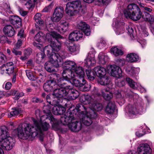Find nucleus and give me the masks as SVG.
I'll return each instance as SVG.
<instances>
[{
    "label": "nucleus",
    "mask_w": 154,
    "mask_h": 154,
    "mask_svg": "<svg viewBox=\"0 0 154 154\" xmlns=\"http://www.w3.org/2000/svg\"><path fill=\"white\" fill-rule=\"evenodd\" d=\"M13 93L15 94V100H18L19 98L23 97L24 95V93L23 92H18L16 90H14Z\"/></svg>",
    "instance_id": "obj_52"
},
{
    "label": "nucleus",
    "mask_w": 154,
    "mask_h": 154,
    "mask_svg": "<svg viewBox=\"0 0 154 154\" xmlns=\"http://www.w3.org/2000/svg\"><path fill=\"white\" fill-rule=\"evenodd\" d=\"M76 41L80 39L83 37V34L82 31H75Z\"/></svg>",
    "instance_id": "obj_54"
},
{
    "label": "nucleus",
    "mask_w": 154,
    "mask_h": 154,
    "mask_svg": "<svg viewBox=\"0 0 154 154\" xmlns=\"http://www.w3.org/2000/svg\"><path fill=\"white\" fill-rule=\"evenodd\" d=\"M108 72L111 75L117 78H120L122 76L121 69L117 66L113 65L107 67Z\"/></svg>",
    "instance_id": "obj_12"
},
{
    "label": "nucleus",
    "mask_w": 154,
    "mask_h": 154,
    "mask_svg": "<svg viewBox=\"0 0 154 154\" xmlns=\"http://www.w3.org/2000/svg\"><path fill=\"white\" fill-rule=\"evenodd\" d=\"M125 80L129 86L134 89H136L137 87H139L140 86V84L134 82L132 79L129 78H126Z\"/></svg>",
    "instance_id": "obj_34"
},
{
    "label": "nucleus",
    "mask_w": 154,
    "mask_h": 154,
    "mask_svg": "<svg viewBox=\"0 0 154 154\" xmlns=\"http://www.w3.org/2000/svg\"><path fill=\"white\" fill-rule=\"evenodd\" d=\"M61 88H57L54 90L52 95L54 97L61 98L66 96L68 94L66 89L64 87L59 86Z\"/></svg>",
    "instance_id": "obj_19"
},
{
    "label": "nucleus",
    "mask_w": 154,
    "mask_h": 154,
    "mask_svg": "<svg viewBox=\"0 0 154 154\" xmlns=\"http://www.w3.org/2000/svg\"><path fill=\"white\" fill-rule=\"evenodd\" d=\"M86 72L88 78L91 80H94L96 76V72L94 70H86Z\"/></svg>",
    "instance_id": "obj_42"
},
{
    "label": "nucleus",
    "mask_w": 154,
    "mask_h": 154,
    "mask_svg": "<svg viewBox=\"0 0 154 154\" xmlns=\"http://www.w3.org/2000/svg\"><path fill=\"white\" fill-rule=\"evenodd\" d=\"M74 72L76 76L80 79H84L85 73L84 69L81 66L76 67ZM75 76L76 75H75Z\"/></svg>",
    "instance_id": "obj_29"
},
{
    "label": "nucleus",
    "mask_w": 154,
    "mask_h": 154,
    "mask_svg": "<svg viewBox=\"0 0 154 154\" xmlns=\"http://www.w3.org/2000/svg\"><path fill=\"white\" fill-rule=\"evenodd\" d=\"M62 64L63 67L64 69L69 70L68 71L64 70L63 71H65V74L67 73L68 75L69 74V72L70 71L73 72L72 70H74L76 66V63L73 61L71 60L66 61L63 63H62ZM65 75H66V74H65Z\"/></svg>",
    "instance_id": "obj_16"
},
{
    "label": "nucleus",
    "mask_w": 154,
    "mask_h": 154,
    "mask_svg": "<svg viewBox=\"0 0 154 154\" xmlns=\"http://www.w3.org/2000/svg\"><path fill=\"white\" fill-rule=\"evenodd\" d=\"M72 112L76 118L77 116L80 117L82 115L86 113L89 112L88 108H86L82 104H78L77 105L75 108L74 106H72Z\"/></svg>",
    "instance_id": "obj_10"
},
{
    "label": "nucleus",
    "mask_w": 154,
    "mask_h": 154,
    "mask_svg": "<svg viewBox=\"0 0 154 154\" xmlns=\"http://www.w3.org/2000/svg\"><path fill=\"white\" fill-rule=\"evenodd\" d=\"M52 50V49L51 44L50 45L46 46L44 49V52L47 54L49 58H50V56H52L53 54H56L55 53H54L51 55Z\"/></svg>",
    "instance_id": "obj_44"
},
{
    "label": "nucleus",
    "mask_w": 154,
    "mask_h": 154,
    "mask_svg": "<svg viewBox=\"0 0 154 154\" xmlns=\"http://www.w3.org/2000/svg\"><path fill=\"white\" fill-rule=\"evenodd\" d=\"M54 4L53 2L51 3L48 6L45 7L42 10L43 12H48L53 7Z\"/></svg>",
    "instance_id": "obj_59"
},
{
    "label": "nucleus",
    "mask_w": 154,
    "mask_h": 154,
    "mask_svg": "<svg viewBox=\"0 0 154 154\" xmlns=\"http://www.w3.org/2000/svg\"><path fill=\"white\" fill-rule=\"evenodd\" d=\"M117 63L119 66H122L125 64V60L123 59H120L118 60Z\"/></svg>",
    "instance_id": "obj_64"
},
{
    "label": "nucleus",
    "mask_w": 154,
    "mask_h": 154,
    "mask_svg": "<svg viewBox=\"0 0 154 154\" xmlns=\"http://www.w3.org/2000/svg\"><path fill=\"white\" fill-rule=\"evenodd\" d=\"M126 82L125 80H121L118 83V85L119 87H122L125 85Z\"/></svg>",
    "instance_id": "obj_62"
},
{
    "label": "nucleus",
    "mask_w": 154,
    "mask_h": 154,
    "mask_svg": "<svg viewBox=\"0 0 154 154\" xmlns=\"http://www.w3.org/2000/svg\"><path fill=\"white\" fill-rule=\"evenodd\" d=\"M59 110L60 106H55L52 108V111L54 114L58 115Z\"/></svg>",
    "instance_id": "obj_56"
},
{
    "label": "nucleus",
    "mask_w": 154,
    "mask_h": 154,
    "mask_svg": "<svg viewBox=\"0 0 154 154\" xmlns=\"http://www.w3.org/2000/svg\"><path fill=\"white\" fill-rule=\"evenodd\" d=\"M50 61L46 62L45 64V68L48 72H56L55 67H58L62 64L63 59L59 54H54L50 56Z\"/></svg>",
    "instance_id": "obj_4"
},
{
    "label": "nucleus",
    "mask_w": 154,
    "mask_h": 154,
    "mask_svg": "<svg viewBox=\"0 0 154 154\" xmlns=\"http://www.w3.org/2000/svg\"><path fill=\"white\" fill-rule=\"evenodd\" d=\"M106 44L105 41L104 40H102L100 42L98 43L97 46L100 48L101 49L105 46Z\"/></svg>",
    "instance_id": "obj_60"
},
{
    "label": "nucleus",
    "mask_w": 154,
    "mask_h": 154,
    "mask_svg": "<svg viewBox=\"0 0 154 154\" xmlns=\"http://www.w3.org/2000/svg\"><path fill=\"white\" fill-rule=\"evenodd\" d=\"M95 52L94 51H90L88 55L87 58L85 60V65L88 67L93 66L96 63L95 59Z\"/></svg>",
    "instance_id": "obj_14"
},
{
    "label": "nucleus",
    "mask_w": 154,
    "mask_h": 154,
    "mask_svg": "<svg viewBox=\"0 0 154 154\" xmlns=\"http://www.w3.org/2000/svg\"><path fill=\"white\" fill-rule=\"evenodd\" d=\"M77 26L78 28L81 29L87 36L90 35L91 30L89 26L85 23L80 21L78 22Z\"/></svg>",
    "instance_id": "obj_20"
},
{
    "label": "nucleus",
    "mask_w": 154,
    "mask_h": 154,
    "mask_svg": "<svg viewBox=\"0 0 154 154\" xmlns=\"http://www.w3.org/2000/svg\"><path fill=\"white\" fill-rule=\"evenodd\" d=\"M137 106L135 104H129L126 107V111L130 118H134L138 110L142 109V105L139 103H137Z\"/></svg>",
    "instance_id": "obj_9"
},
{
    "label": "nucleus",
    "mask_w": 154,
    "mask_h": 154,
    "mask_svg": "<svg viewBox=\"0 0 154 154\" xmlns=\"http://www.w3.org/2000/svg\"><path fill=\"white\" fill-rule=\"evenodd\" d=\"M51 105L50 104L49 105L47 104L44 106L43 109V111L47 113H50V111L51 109ZM52 105H53V104Z\"/></svg>",
    "instance_id": "obj_55"
},
{
    "label": "nucleus",
    "mask_w": 154,
    "mask_h": 154,
    "mask_svg": "<svg viewBox=\"0 0 154 154\" xmlns=\"http://www.w3.org/2000/svg\"><path fill=\"white\" fill-rule=\"evenodd\" d=\"M139 154H151L152 150L147 143H142L139 145L137 149Z\"/></svg>",
    "instance_id": "obj_17"
},
{
    "label": "nucleus",
    "mask_w": 154,
    "mask_h": 154,
    "mask_svg": "<svg viewBox=\"0 0 154 154\" xmlns=\"http://www.w3.org/2000/svg\"><path fill=\"white\" fill-rule=\"evenodd\" d=\"M69 51L72 52H74L79 50V47L75 45H73L68 47Z\"/></svg>",
    "instance_id": "obj_51"
},
{
    "label": "nucleus",
    "mask_w": 154,
    "mask_h": 154,
    "mask_svg": "<svg viewBox=\"0 0 154 154\" xmlns=\"http://www.w3.org/2000/svg\"><path fill=\"white\" fill-rule=\"evenodd\" d=\"M26 75L28 79L31 81H35L36 79V77H35L32 72L29 70H26Z\"/></svg>",
    "instance_id": "obj_48"
},
{
    "label": "nucleus",
    "mask_w": 154,
    "mask_h": 154,
    "mask_svg": "<svg viewBox=\"0 0 154 154\" xmlns=\"http://www.w3.org/2000/svg\"><path fill=\"white\" fill-rule=\"evenodd\" d=\"M12 109L13 110L8 114V116L9 117L17 115L21 113V110L20 109L17 108Z\"/></svg>",
    "instance_id": "obj_45"
},
{
    "label": "nucleus",
    "mask_w": 154,
    "mask_h": 154,
    "mask_svg": "<svg viewBox=\"0 0 154 154\" xmlns=\"http://www.w3.org/2000/svg\"><path fill=\"white\" fill-rule=\"evenodd\" d=\"M32 120L35 127L31 124H28L23 130L22 124H20L17 129L14 131V132L16 133L19 138L27 139L35 137L42 131L48 130L50 127L49 124L46 122L42 123L34 118H32Z\"/></svg>",
    "instance_id": "obj_1"
},
{
    "label": "nucleus",
    "mask_w": 154,
    "mask_h": 154,
    "mask_svg": "<svg viewBox=\"0 0 154 154\" xmlns=\"http://www.w3.org/2000/svg\"><path fill=\"white\" fill-rule=\"evenodd\" d=\"M0 7H1V10H2L1 13L6 16L8 15L7 13H11V11L10 10V7L8 2H0Z\"/></svg>",
    "instance_id": "obj_21"
},
{
    "label": "nucleus",
    "mask_w": 154,
    "mask_h": 154,
    "mask_svg": "<svg viewBox=\"0 0 154 154\" xmlns=\"http://www.w3.org/2000/svg\"><path fill=\"white\" fill-rule=\"evenodd\" d=\"M142 16V13L140 10L138 11L133 13L129 14L128 17H125L126 18H130L131 19L135 21L139 20Z\"/></svg>",
    "instance_id": "obj_30"
},
{
    "label": "nucleus",
    "mask_w": 154,
    "mask_h": 154,
    "mask_svg": "<svg viewBox=\"0 0 154 154\" xmlns=\"http://www.w3.org/2000/svg\"><path fill=\"white\" fill-rule=\"evenodd\" d=\"M103 107V105L101 103L97 102H94L92 105L91 108L89 107L88 109H92L96 113L94 110L100 111L102 109Z\"/></svg>",
    "instance_id": "obj_41"
},
{
    "label": "nucleus",
    "mask_w": 154,
    "mask_h": 154,
    "mask_svg": "<svg viewBox=\"0 0 154 154\" xmlns=\"http://www.w3.org/2000/svg\"><path fill=\"white\" fill-rule=\"evenodd\" d=\"M6 68L5 64L2 65L1 66V72L2 74H3L6 72Z\"/></svg>",
    "instance_id": "obj_63"
},
{
    "label": "nucleus",
    "mask_w": 154,
    "mask_h": 154,
    "mask_svg": "<svg viewBox=\"0 0 154 154\" xmlns=\"http://www.w3.org/2000/svg\"><path fill=\"white\" fill-rule=\"evenodd\" d=\"M143 17L145 21L149 22L150 24H152V23L154 22V17L153 16L146 12H144V14Z\"/></svg>",
    "instance_id": "obj_36"
},
{
    "label": "nucleus",
    "mask_w": 154,
    "mask_h": 154,
    "mask_svg": "<svg viewBox=\"0 0 154 154\" xmlns=\"http://www.w3.org/2000/svg\"><path fill=\"white\" fill-rule=\"evenodd\" d=\"M52 76L53 77V80L47 81L44 85V88L46 91L50 92L55 88L53 86H55L56 84L60 86L62 85L63 83H64L63 78L61 77L60 75L55 73L53 74Z\"/></svg>",
    "instance_id": "obj_6"
},
{
    "label": "nucleus",
    "mask_w": 154,
    "mask_h": 154,
    "mask_svg": "<svg viewBox=\"0 0 154 154\" xmlns=\"http://www.w3.org/2000/svg\"><path fill=\"white\" fill-rule=\"evenodd\" d=\"M126 73L132 77H134L137 75L140 72L139 68H135L131 66H128L125 69Z\"/></svg>",
    "instance_id": "obj_24"
},
{
    "label": "nucleus",
    "mask_w": 154,
    "mask_h": 154,
    "mask_svg": "<svg viewBox=\"0 0 154 154\" xmlns=\"http://www.w3.org/2000/svg\"><path fill=\"white\" fill-rule=\"evenodd\" d=\"M126 30L127 31V32L130 35V36L131 37L133 36V33L134 32V30L131 26L130 25H129L126 27Z\"/></svg>",
    "instance_id": "obj_58"
},
{
    "label": "nucleus",
    "mask_w": 154,
    "mask_h": 154,
    "mask_svg": "<svg viewBox=\"0 0 154 154\" xmlns=\"http://www.w3.org/2000/svg\"><path fill=\"white\" fill-rule=\"evenodd\" d=\"M69 39L71 41H76L75 31L69 34Z\"/></svg>",
    "instance_id": "obj_57"
},
{
    "label": "nucleus",
    "mask_w": 154,
    "mask_h": 154,
    "mask_svg": "<svg viewBox=\"0 0 154 154\" xmlns=\"http://www.w3.org/2000/svg\"><path fill=\"white\" fill-rule=\"evenodd\" d=\"M110 52L116 56L121 55L123 54V51L117 47L115 46L112 48L110 49Z\"/></svg>",
    "instance_id": "obj_37"
},
{
    "label": "nucleus",
    "mask_w": 154,
    "mask_h": 154,
    "mask_svg": "<svg viewBox=\"0 0 154 154\" xmlns=\"http://www.w3.org/2000/svg\"><path fill=\"white\" fill-rule=\"evenodd\" d=\"M66 71H63L62 73V76L64 80L68 81V82L71 83L77 87H82L86 83V81L84 79H80V80H77L74 79L75 76L74 72H69V74L68 75H65Z\"/></svg>",
    "instance_id": "obj_7"
},
{
    "label": "nucleus",
    "mask_w": 154,
    "mask_h": 154,
    "mask_svg": "<svg viewBox=\"0 0 154 154\" xmlns=\"http://www.w3.org/2000/svg\"><path fill=\"white\" fill-rule=\"evenodd\" d=\"M45 38L50 43L53 50L58 51L60 50L61 44L57 39L61 38L60 35L54 31H52L46 34Z\"/></svg>",
    "instance_id": "obj_5"
},
{
    "label": "nucleus",
    "mask_w": 154,
    "mask_h": 154,
    "mask_svg": "<svg viewBox=\"0 0 154 154\" xmlns=\"http://www.w3.org/2000/svg\"><path fill=\"white\" fill-rule=\"evenodd\" d=\"M60 23V25L58 28L59 31L60 33L66 32L68 29V23L66 21H61Z\"/></svg>",
    "instance_id": "obj_33"
},
{
    "label": "nucleus",
    "mask_w": 154,
    "mask_h": 154,
    "mask_svg": "<svg viewBox=\"0 0 154 154\" xmlns=\"http://www.w3.org/2000/svg\"><path fill=\"white\" fill-rule=\"evenodd\" d=\"M89 112L79 117L82 123L85 125L89 126L93 122V119L97 116V114L92 109H88Z\"/></svg>",
    "instance_id": "obj_8"
},
{
    "label": "nucleus",
    "mask_w": 154,
    "mask_h": 154,
    "mask_svg": "<svg viewBox=\"0 0 154 154\" xmlns=\"http://www.w3.org/2000/svg\"><path fill=\"white\" fill-rule=\"evenodd\" d=\"M115 103L112 102H109L106 106L105 111L109 114L112 113L115 109Z\"/></svg>",
    "instance_id": "obj_38"
},
{
    "label": "nucleus",
    "mask_w": 154,
    "mask_h": 154,
    "mask_svg": "<svg viewBox=\"0 0 154 154\" xmlns=\"http://www.w3.org/2000/svg\"><path fill=\"white\" fill-rule=\"evenodd\" d=\"M18 49V48H17L16 47H15L13 48L12 52L15 55H21V52L20 51H17V50Z\"/></svg>",
    "instance_id": "obj_61"
},
{
    "label": "nucleus",
    "mask_w": 154,
    "mask_h": 154,
    "mask_svg": "<svg viewBox=\"0 0 154 154\" xmlns=\"http://www.w3.org/2000/svg\"><path fill=\"white\" fill-rule=\"evenodd\" d=\"M62 87H64L68 91V93L69 94L71 95V99H75L77 98L79 95V92L73 88L72 86L69 85H66V83L64 82V83H63Z\"/></svg>",
    "instance_id": "obj_15"
},
{
    "label": "nucleus",
    "mask_w": 154,
    "mask_h": 154,
    "mask_svg": "<svg viewBox=\"0 0 154 154\" xmlns=\"http://www.w3.org/2000/svg\"><path fill=\"white\" fill-rule=\"evenodd\" d=\"M5 126L0 128V145L6 150L11 149L14 146V140L9 136Z\"/></svg>",
    "instance_id": "obj_2"
},
{
    "label": "nucleus",
    "mask_w": 154,
    "mask_h": 154,
    "mask_svg": "<svg viewBox=\"0 0 154 154\" xmlns=\"http://www.w3.org/2000/svg\"><path fill=\"white\" fill-rule=\"evenodd\" d=\"M94 100V96L89 95H82L80 98V102L84 104H90Z\"/></svg>",
    "instance_id": "obj_26"
},
{
    "label": "nucleus",
    "mask_w": 154,
    "mask_h": 154,
    "mask_svg": "<svg viewBox=\"0 0 154 154\" xmlns=\"http://www.w3.org/2000/svg\"><path fill=\"white\" fill-rule=\"evenodd\" d=\"M45 54L43 53H38L36 56V62L37 63H40L42 61L43 59L45 58Z\"/></svg>",
    "instance_id": "obj_49"
},
{
    "label": "nucleus",
    "mask_w": 154,
    "mask_h": 154,
    "mask_svg": "<svg viewBox=\"0 0 154 154\" xmlns=\"http://www.w3.org/2000/svg\"><path fill=\"white\" fill-rule=\"evenodd\" d=\"M72 107H70L65 115L62 116L61 118V122L64 125H68L74 121V119L76 118L72 112Z\"/></svg>",
    "instance_id": "obj_11"
},
{
    "label": "nucleus",
    "mask_w": 154,
    "mask_h": 154,
    "mask_svg": "<svg viewBox=\"0 0 154 154\" xmlns=\"http://www.w3.org/2000/svg\"><path fill=\"white\" fill-rule=\"evenodd\" d=\"M140 10L138 6L134 3L129 4L124 12L125 17H128L129 15L133 13L138 11Z\"/></svg>",
    "instance_id": "obj_18"
},
{
    "label": "nucleus",
    "mask_w": 154,
    "mask_h": 154,
    "mask_svg": "<svg viewBox=\"0 0 154 154\" xmlns=\"http://www.w3.org/2000/svg\"><path fill=\"white\" fill-rule=\"evenodd\" d=\"M111 0H95V4L98 5H106L109 3Z\"/></svg>",
    "instance_id": "obj_50"
},
{
    "label": "nucleus",
    "mask_w": 154,
    "mask_h": 154,
    "mask_svg": "<svg viewBox=\"0 0 154 154\" xmlns=\"http://www.w3.org/2000/svg\"><path fill=\"white\" fill-rule=\"evenodd\" d=\"M102 96L106 100H109L112 97V94L107 89H103L101 90Z\"/></svg>",
    "instance_id": "obj_31"
},
{
    "label": "nucleus",
    "mask_w": 154,
    "mask_h": 154,
    "mask_svg": "<svg viewBox=\"0 0 154 154\" xmlns=\"http://www.w3.org/2000/svg\"><path fill=\"white\" fill-rule=\"evenodd\" d=\"M63 11L64 9L62 7H57L54 12L52 18L53 21L58 22L60 21L63 17Z\"/></svg>",
    "instance_id": "obj_13"
},
{
    "label": "nucleus",
    "mask_w": 154,
    "mask_h": 154,
    "mask_svg": "<svg viewBox=\"0 0 154 154\" xmlns=\"http://www.w3.org/2000/svg\"><path fill=\"white\" fill-rule=\"evenodd\" d=\"M116 97L119 99V100H121L122 104H123L125 103V100L124 99V96L123 94L121 93H119L116 96Z\"/></svg>",
    "instance_id": "obj_53"
},
{
    "label": "nucleus",
    "mask_w": 154,
    "mask_h": 154,
    "mask_svg": "<svg viewBox=\"0 0 154 154\" xmlns=\"http://www.w3.org/2000/svg\"><path fill=\"white\" fill-rule=\"evenodd\" d=\"M94 71L96 75L100 78H102L106 74V69L103 67L97 66L94 69Z\"/></svg>",
    "instance_id": "obj_27"
},
{
    "label": "nucleus",
    "mask_w": 154,
    "mask_h": 154,
    "mask_svg": "<svg viewBox=\"0 0 154 154\" xmlns=\"http://www.w3.org/2000/svg\"><path fill=\"white\" fill-rule=\"evenodd\" d=\"M99 63L100 64H104L108 60V57L103 53H100L98 55Z\"/></svg>",
    "instance_id": "obj_35"
},
{
    "label": "nucleus",
    "mask_w": 154,
    "mask_h": 154,
    "mask_svg": "<svg viewBox=\"0 0 154 154\" xmlns=\"http://www.w3.org/2000/svg\"><path fill=\"white\" fill-rule=\"evenodd\" d=\"M66 14L69 16H72L77 13L80 15L84 14L86 9L84 7H82L81 2L79 1L70 2L66 4L65 9Z\"/></svg>",
    "instance_id": "obj_3"
},
{
    "label": "nucleus",
    "mask_w": 154,
    "mask_h": 154,
    "mask_svg": "<svg viewBox=\"0 0 154 154\" xmlns=\"http://www.w3.org/2000/svg\"><path fill=\"white\" fill-rule=\"evenodd\" d=\"M127 59L128 62H136L140 61L139 56L135 53H131L127 54Z\"/></svg>",
    "instance_id": "obj_32"
},
{
    "label": "nucleus",
    "mask_w": 154,
    "mask_h": 154,
    "mask_svg": "<svg viewBox=\"0 0 154 154\" xmlns=\"http://www.w3.org/2000/svg\"><path fill=\"white\" fill-rule=\"evenodd\" d=\"M68 125L71 130L73 131H78L80 130L82 128L81 123L77 121L72 122Z\"/></svg>",
    "instance_id": "obj_25"
},
{
    "label": "nucleus",
    "mask_w": 154,
    "mask_h": 154,
    "mask_svg": "<svg viewBox=\"0 0 154 154\" xmlns=\"http://www.w3.org/2000/svg\"><path fill=\"white\" fill-rule=\"evenodd\" d=\"M97 81L98 83L102 85H111V84H110L111 79L108 77L100 78Z\"/></svg>",
    "instance_id": "obj_39"
},
{
    "label": "nucleus",
    "mask_w": 154,
    "mask_h": 154,
    "mask_svg": "<svg viewBox=\"0 0 154 154\" xmlns=\"http://www.w3.org/2000/svg\"><path fill=\"white\" fill-rule=\"evenodd\" d=\"M44 34L42 32H39L35 35V40L38 42H41L45 40Z\"/></svg>",
    "instance_id": "obj_43"
},
{
    "label": "nucleus",
    "mask_w": 154,
    "mask_h": 154,
    "mask_svg": "<svg viewBox=\"0 0 154 154\" xmlns=\"http://www.w3.org/2000/svg\"><path fill=\"white\" fill-rule=\"evenodd\" d=\"M117 21H118L117 20ZM117 21H116L115 23V25L116 27V29L115 30V32L116 34L119 35L121 33H123L124 31V29L123 26H121L120 27H118L117 26L119 25L118 24L120 23H117Z\"/></svg>",
    "instance_id": "obj_47"
},
{
    "label": "nucleus",
    "mask_w": 154,
    "mask_h": 154,
    "mask_svg": "<svg viewBox=\"0 0 154 154\" xmlns=\"http://www.w3.org/2000/svg\"><path fill=\"white\" fill-rule=\"evenodd\" d=\"M6 68V73L9 74L13 73L14 71L13 63L12 62H9L5 64Z\"/></svg>",
    "instance_id": "obj_40"
},
{
    "label": "nucleus",
    "mask_w": 154,
    "mask_h": 154,
    "mask_svg": "<svg viewBox=\"0 0 154 154\" xmlns=\"http://www.w3.org/2000/svg\"><path fill=\"white\" fill-rule=\"evenodd\" d=\"M41 15L40 13H37L35 16L34 19L35 21L38 24L42 25L44 22L41 18Z\"/></svg>",
    "instance_id": "obj_46"
},
{
    "label": "nucleus",
    "mask_w": 154,
    "mask_h": 154,
    "mask_svg": "<svg viewBox=\"0 0 154 154\" xmlns=\"http://www.w3.org/2000/svg\"><path fill=\"white\" fill-rule=\"evenodd\" d=\"M42 118H45L46 120L48 119L49 120L52 124V127L54 128L57 129L59 128L58 124L59 123V120L55 118L52 116L48 117L47 115H44L41 117V120Z\"/></svg>",
    "instance_id": "obj_23"
},
{
    "label": "nucleus",
    "mask_w": 154,
    "mask_h": 154,
    "mask_svg": "<svg viewBox=\"0 0 154 154\" xmlns=\"http://www.w3.org/2000/svg\"><path fill=\"white\" fill-rule=\"evenodd\" d=\"M3 31L6 35L11 37L15 34L14 28L11 25H8L4 27Z\"/></svg>",
    "instance_id": "obj_28"
},
{
    "label": "nucleus",
    "mask_w": 154,
    "mask_h": 154,
    "mask_svg": "<svg viewBox=\"0 0 154 154\" xmlns=\"http://www.w3.org/2000/svg\"><path fill=\"white\" fill-rule=\"evenodd\" d=\"M10 22L16 28H18L21 26V20L18 16H11L10 18Z\"/></svg>",
    "instance_id": "obj_22"
}]
</instances>
